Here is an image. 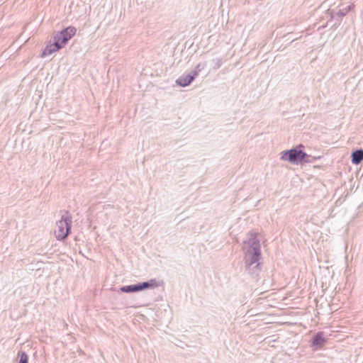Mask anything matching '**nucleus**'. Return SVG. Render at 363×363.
Returning <instances> with one entry per match:
<instances>
[{
  "instance_id": "nucleus-1",
  "label": "nucleus",
  "mask_w": 363,
  "mask_h": 363,
  "mask_svg": "<svg viewBox=\"0 0 363 363\" xmlns=\"http://www.w3.org/2000/svg\"><path fill=\"white\" fill-rule=\"evenodd\" d=\"M244 243L247 245L244 252L245 269L251 275L257 276L261 271L262 254L260 242L257 234L251 233L250 237Z\"/></svg>"
},
{
  "instance_id": "nucleus-2",
  "label": "nucleus",
  "mask_w": 363,
  "mask_h": 363,
  "mask_svg": "<svg viewBox=\"0 0 363 363\" xmlns=\"http://www.w3.org/2000/svg\"><path fill=\"white\" fill-rule=\"evenodd\" d=\"M72 217L68 211H66L61 219L56 223L55 235L58 240H65L71 231Z\"/></svg>"
},
{
  "instance_id": "nucleus-3",
  "label": "nucleus",
  "mask_w": 363,
  "mask_h": 363,
  "mask_svg": "<svg viewBox=\"0 0 363 363\" xmlns=\"http://www.w3.org/2000/svg\"><path fill=\"white\" fill-rule=\"evenodd\" d=\"M303 147V145H298L289 150L282 152L281 160L293 164H303V160L306 156V153L302 150Z\"/></svg>"
},
{
  "instance_id": "nucleus-4",
  "label": "nucleus",
  "mask_w": 363,
  "mask_h": 363,
  "mask_svg": "<svg viewBox=\"0 0 363 363\" xmlns=\"http://www.w3.org/2000/svg\"><path fill=\"white\" fill-rule=\"evenodd\" d=\"M77 29L75 27L69 26L62 31L58 32L54 36L53 40L59 43L60 45L63 48L67 42L75 35Z\"/></svg>"
},
{
  "instance_id": "nucleus-5",
  "label": "nucleus",
  "mask_w": 363,
  "mask_h": 363,
  "mask_svg": "<svg viewBox=\"0 0 363 363\" xmlns=\"http://www.w3.org/2000/svg\"><path fill=\"white\" fill-rule=\"evenodd\" d=\"M62 48L59 43L54 40L53 43L48 45L42 52L41 57H45Z\"/></svg>"
},
{
  "instance_id": "nucleus-6",
  "label": "nucleus",
  "mask_w": 363,
  "mask_h": 363,
  "mask_svg": "<svg viewBox=\"0 0 363 363\" xmlns=\"http://www.w3.org/2000/svg\"><path fill=\"white\" fill-rule=\"evenodd\" d=\"M326 339L323 337L322 332L317 333L313 337L311 341V346L320 347L326 342Z\"/></svg>"
},
{
  "instance_id": "nucleus-7",
  "label": "nucleus",
  "mask_w": 363,
  "mask_h": 363,
  "mask_svg": "<svg viewBox=\"0 0 363 363\" xmlns=\"http://www.w3.org/2000/svg\"><path fill=\"white\" fill-rule=\"evenodd\" d=\"M194 79H195V77H194V75H192L190 73L186 76L179 77L177 79L176 82L178 85L184 87V86L189 85Z\"/></svg>"
},
{
  "instance_id": "nucleus-8",
  "label": "nucleus",
  "mask_w": 363,
  "mask_h": 363,
  "mask_svg": "<svg viewBox=\"0 0 363 363\" xmlns=\"http://www.w3.org/2000/svg\"><path fill=\"white\" fill-rule=\"evenodd\" d=\"M137 284H138L139 291L145 290V289H147L150 288H155V287L157 286V281L154 279H152L147 281L139 282Z\"/></svg>"
},
{
  "instance_id": "nucleus-9",
  "label": "nucleus",
  "mask_w": 363,
  "mask_h": 363,
  "mask_svg": "<svg viewBox=\"0 0 363 363\" xmlns=\"http://www.w3.org/2000/svg\"><path fill=\"white\" fill-rule=\"evenodd\" d=\"M352 162L354 164H359L363 160V150L359 149L352 152L351 155Z\"/></svg>"
},
{
  "instance_id": "nucleus-10",
  "label": "nucleus",
  "mask_w": 363,
  "mask_h": 363,
  "mask_svg": "<svg viewBox=\"0 0 363 363\" xmlns=\"http://www.w3.org/2000/svg\"><path fill=\"white\" fill-rule=\"evenodd\" d=\"M118 291L130 294V293L138 292L139 291H138V284H136L123 286L121 287Z\"/></svg>"
},
{
  "instance_id": "nucleus-11",
  "label": "nucleus",
  "mask_w": 363,
  "mask_h": 363,
  "mask_svg": "<svg viewBox=\"0 0 363 363\" xmlns=\"http://www.w3.org/2000/svg\"><path fill=\"white\" fill-rule=\"evenodd\" d=\"M18 357H19L18 363H28V356L25 352L19 351Z\"/></svg>"
},
{
  "instance_id": "nucleus-12",
  "label": "nucleus",
  "mask_w": 363,
  "mask_h": 363,
  "mask_svg": "<svg viewBox=\"0 0 363 363\" xmlns=\"http://www.w3.org/2000/svg\"><path fill=\"white\" fill-rule=\"evenodd\" d=\"M204 68V65H202L201 64H198L196 67H195V69L192 71L191 73L192 75H194V77H196L199 73Z\"/></svg>"
},
{
  "instance_id": "nucleus-13",
  "label": "nucleus",
  "mask_w": 363,
  "mask_h": 363,
  "mask_svg": "<svg viewBox=\"0 0 363 363\" xmlns=\"http://www.w3.org/2000/svg\"><path fill=\"white\" fill-rule=\"evenodd\" d=\"M316 157H312L306 154V156L304 157L303 160V163H313L316 160Z\"/></svg>"
},
{
  "instance_id": "nucleus-14",
  "label": "nucleus",
  "mask_w": 363,
  "mask_h": 363,
  "mask_svg": "<svg viewBox=\"0 0 363 363\" xmlns=\"http://www.w3.org/2000/svg\"><path fill=\"white\" fill-rule=\"evenodd\" d=\"M213 61V63H214L213 69H218L222 65V60H221V59L216 58V59H214Z\"/></svg>"
}]
</instances>
